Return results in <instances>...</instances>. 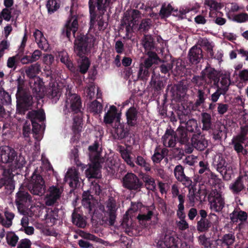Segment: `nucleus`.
<instances>
[{
    "mask_svg": "<svg viewBox=\"0 0 248 248\" xmlns=\"http://www.w3.org/2000/svg\"><path fill=\"white\" fill-rule=\"evenodd\" d=\"M27 117L31 120V122L32 121L38 123L42 122L45 119V114L43 110H32L28 112Z\"/></svg>",
    "mask_w": 248,
    "mask_h": 248,
    "instance_id": "obj_29",
    "label": "nucleus"
},
{
    "mask_svg": "<svg viewBox=\"0 0 248 248\" xmlns=\"http://www.w3.org/2000/svg\"><path fill=\"white\" fill-rule=\"evenodd\" d=\"M235 239L234 234L230 233L224 235L220 240L223 244L229 246L234 243Z\"/></svg>",
    "mask_w": 248,
    "mask_h": 248,
    "instance_id": "obj_55",
    "label": "nucleus"
},
{
    "mask_svg": "<svg viewBox=\"0 0 248 248\" xmlns=\"http://www.w3.org/2000/svg\"><path fill=\"white\" fill-rule=\"evenodd\" d=\"M204 4L209 7L211 11L217 10L221 7V4L215 0H205Z\"/></svg>",
    "mask_w": 248,
    "mask_h": 248,
    "instance_id": "obj_57",
    "label": "nucleus"
},
{
    "mask_svg": "<svg viewBox=\"0 0 248 248\" xmlns=\"http://www.w3.org/2000/svg\"><path fill=\"white\" fill-rule=\"evenodd\" d=\"M62 192V190L57 186H50L46 199V205L48 206L53 205L60 198Z\"/></svg>",
    "mask_w": 248,
    "mask_h": 248,
    "instance_id": "obj_15",
    "label": "nucleus"
},
{
    "mask_svg": "<svg viewBox=\"0 0 248 248\" xmlns=\"http://www.w3.org/2000/svg\"><path fill=\"white\" fill-rule=\"evenodd\" d=\"M12 17L11 15V9H9L7 8H4L1 13H0V18L2 19V18H3V19L8 21H9Z\"/></svg>",
    "mask_w": 248,
    "mask_h": 248,
    "instance_id": "obj_63",
    "label": "nucleus"
},
{
    "mask_svg": "<svg viewBox=\"0 0 248 248\" xmlns=\"http://www.w3.org/2000/svg\"><path fill=\"white\" fill-rule=\"evenodd\" d=\"M78 0H71L70 14L66 23L62 30V34L70 40L71 32L75 36L78 29L79 15L77 14Z\"/></svg>",
    "mask_w": 248,
    "mask_h": 248,
    "instance_id": "obj_6",
    "label": "nucleus"
},
{
    "mask_svg": "<svg viewBox=\"0 0 248 248\" xmlns=\"http://www.w3.org/2000/svg\"><path fill=\"white\" fill-rule=\"evenodd\" d=\"M117 209L116 201L113 199H109V225H112L114 223Z\"/></svg>",
    "mask_w": 248,
    "mask_h": 248,
    "instance_id": "obj_41",
    "label": "nucleus"
},
{
    "mask_svg": "<svg viewBox=\"0 0 248 248\" xmlns=\"http://www.w3.org/2000/svg\"><path fill=\"white\" fill-rule=\"evenodd\" d=\"M60 7L59 0H48L46 3V8L49 15H51L57 11Z\"/></svg>",
    "mask_w": 248,
    "mask_h": 248,
    "instance_id": "obj_40",
    "label": "nucleus"
},
{
    "mask_svg": "<svg viewBox=\"0 0 248 248\" xmlns=\"http://www.w3.org/2000/svg\"><path fill=\"white\" fill-rule=\"evenodd\" d=\"M11 102V97L10 95L3 90V88L0 89V104L2 105H8Z\"/></svg>",
    "mask_w": 248,
    "mask_h": 248,
    "instance_id": "obj_49",
    "label": "nucleus"
},
{
    "mask_svg": "<svg viewBox=\"0 0 248 248\" xmlns=\"http://www.w3.org/2000/svg\"><path fill=\"white\" fill-rule=\"evenodd\" d=\"M29 83L33 97L37 100L43 98L45 95V88L41 78L35 77L30 79Z\"/></svg>",
    "mask_w": 248,
    "mask_h": 248,
    "instance_id": "obj_12",
    "label": "nucleus"
},
{
    "mask_svg": "<svg viewBox=\"0 0 248 248\" xmlns=\"http://www.w3.org/2000/svg\"><path fill=\"white\" fill-rule=\"evenodd\" d=\"M74 41V50L77 54L79 57L78 60V68L79 72L85 74L89 69L90 61L89 59L84 55L93 46L94 39L88 34L84 35L80 32L76 33Z\"/></svg>",
    "mask_w": 248,
    "mask_h": 248,
    "instance_id": "obj_2",
    "label": "nucleus"
},
{
    "mask_svg": "<svg viewBox=\"0 0 248 248\" xmlns=\"http://www.w3.org/2000/svg\"><path fill=\"white\" fill-rule=\"evenodd\" d=\"M142 180L148 189L154 190L155 189L156 185L154 178L148 174H144L142 176Z\"/></svg>",
    "mask_w": 248,
    "mask_h": 248,
    "instance_id": "obj_43",
    "label": "nucleus"
},
{
    "mask_svg": "<svg viewBox=\"0 0 248 248\" xmlns=\"http://www.w3.org/2000/svg\"><path fill=\"white\" fill-rule=\"evenodd\" d=\"M89 0V6L90 14V29L94 28L97 21L98 29L99 31L104 30L108 26V22L103 20V15L106 12L107 5H108V0Z\"/></svg>",
    "mask_w": 248,
    "mask_h": 248,
    "instance_id": "obj_4",
    "label": "nucleus"
},
{
    "mask_svg": "<svg viewBox=\"0 0 248 248\" xmlns=\"http://www.w3.org/2000/svg\"><path fill=\"white\" fill-rule=\"evenodd\" d=\"M120 152L122 158L127 164L132 168L135 167V165L132 160V157L130 155V152L127 149H121Z\"/></svg>",
    "mask_w": 248,
    "mask_h": 248,
    "instance_id": "obj_46",
    "label": "nucleus"
},
{
    "mask_svg": "<svg viewBox=\"0 0 248 248\" xmlns=\"http://www.w3.org/2000/svg\"><path fill=\"white\" fill-rule=\"evenodd\" d=\"M158 248H175L177 246L174 237L170 234H163L157 242Z\"/></svg>",
    "mask_w": 248,
    "mask_h": 248,
    "instance_id": "obj_18",
    "label": "nucleus"
},
{
    "mask_svg": "<svg viewBox=\"0 0 248 248\" xmlns=\"http://www.w3.org/2000/svg\"><path fill=\"white\" fill-rule=\"evenodd\" d=\"M141 45L145 49L146 53L149 51L156 50L155 43L153 38L150 35H145L141 40Z\"/></svg>",
    "mask_w": 248,
    "mask_h": 248,
    "instance_id": "obj_24",
    "label": "nucleus"
},
{
    "mask_svg": "<svg viewBox=\"0 0 248 248\" xmlns=\"http://www.w3.org/2000/svg\"><path fill=\"white\" fill-rule=\"evenodd\" d=\"M27 187L30 192L34 195L41 196L45 193V182L37 170H35L32 174L27 184Z\"/></svg>",
    "mask_w": 248,
    "mask_h": 248,
    "instance_id": "obj_8",
    "label": "nucleus"
},
{
    "mask_svg": "<svg viewBox=\"0 0 248 248\" xmlns=\"http://www.w3.org/2000/svg\"><path fill=\"white\" fill-rule=\"evenodd\" d=\"M19 55L16 54L15 56L8 58L7 62V66L9 68L13 69L15 70L19 62Z\"/></svg>",
    "mask_w": 248,
    "mask_h": 248,
    "instance_id": "obj_53",
    "label": "nucleus"
},
{
    "mask_svg": "<svg viewBox=\"0 0 248 248\" xmlns=\"http://www.w3.org/2000/svg\"><path fill=\"white\" fill-rule=\"evenodd\" d=\"M220 83L221 86L217 88L220 89L222 91L225 93L228 90V87L231 83L230 73L229 72H225L222 75Z\"/></svg>",
    "mask_w": 248,
    "mask_h": 248,
    "instance_id": "obj_36",
    "label": "nucleus"
},
{
    "mask_svg": "<svg viewBox=\"0 0 248 248\" xmlns=\"http://www.w3.org/2000/svg\"><path fill=\"white\" fill-rule=\"evenodd\" d=\"M28 76H33L40 72V66L38 63L31 65L25 71Z\"/></svg>",
    "mask_w": 248,
    "mask_h": 248,
    "instance_id": "obj_56",
    "label": "nucleus"
},
{
    "mask_svg": "<svg viewBox=\"0 0 248 248\" xmlns=\"http://www.w3.org/2000/svg\"><path fill=\"white\" fill-rule=\"evenodd\" d=\"M99 143L97 140L95 141L93 145L89 146L88 149L90 152L89 155L90 160L94 161L93 159H96L95 160L105 161V159L103 157H100V154L97 151Z\"/></svg>",
    "mask_w": 248,
    "mask_h": 248,
    "instance_id": "obj_27",
    "label": "nucleus"
},
{
    "mask_svg": "<svg viewBox=\"0 0 248 248\" xmlns=\"http://www.w3.org/2000/svg\"><path fill=\"white\" fill-rule=\"evenodd\" d=\"M6 239L9 245L15 247L18 240V237L13 232H8L6 234Z\"/></svg>",
    "mask_w": 248,
    "mask_h": 248,
    "instance_id": "obj_52",
    "label": "nucleus"
},
{
    "mask_svg": "<svg viewBox=\"0 0 248 248\" xmlns=\"http://www.w3.org/2000/svg\"><path fill=\"white\" fill-rule=\"evenodd\" d=\"M147 54L148 56V58H147L144 61V63L142 64L144 67L149 68L154 63L156 62L159 59V58L155 52L149 51L147 53Z\"/></svg>",
    "mask_w": 248,
    "mask_h": 248,
    "instance_id": "obj_37",
    "label": "nucleus"
},
{
    "mask_svg": "<svg viewBox=\"0 0 248 248\" xmlns=\"http://www.w3.org/2000/svg\"><path fill=\"white\" fill-rule=\"evenodd\" d=\"M210 226L211 222L204 218H201L197 222V230L201 232L206 231Z\"/></svg>",
    "mask_w": 248,
    "mask_h": 248,
    "instance_id": "obj_50",
    "label": "nucleus"
},
{
    "mask_svg": "<svg viewBox=\"0 0 248 248\" xmlns=\"http://www.w3.org/2000/svg\"><path fill=\"white\" fill-rule=\"evenodd\" d=\"M218 81L217 74L216 71L212 69L204 70L201 76H195L192 79V81L198 87L203 85L211 84L212 82L216 83Z\"/></svg>",
    "mask_w": 248,
    "mask_h": 248,
    "instance_id": "obj_10",
    "label": "nucleus"
},
{
    "mask_svg": "<svg viewBox=\"0 0 248 248\" xmlns=\"http://www.w3.org/2000/svg\"><path fill=\"white\" fill-rule=\"evenodd\" d=\"M191 142L194 148L200 151L204 150L208 145L207 141L202 136H193L191 138Z\"/></svg>",
    "mask_w": 248,
    "mask_h": 248,
    "instance_id": "obj_28",
    "label": "nucleus"
},
{
    "mask_svg": "<svg viewBox=\"0 0 248 248\" xmlns=\"http://www.w3.org/2000/svg\"><path fill=\"white\" fill-rule=\"evenodd\" d=\"M201 121L202 124V130H209L212 128L211 116L207 112L201 114Z\"/></svg>",
    "mask_w": 248,
    "mask_h": 248,
    "instance_id": "obj_38",
    "label": "nucleus"
},
{
    "mask_svg": "<svg viewBox=\"0 0 248 248\" xmlns=\"http://www.w3.org/2000/svg\"><path fill=\"white\" fill-rule=\"evenodd\" d=\"M59 56L60 58V61L64 63L66 67L72 72H75L76 68L74 66V64L70 59L68 53L65 51H61L59 53Z\"/></svg>",
    "mask_w": 248,
    "mask_h": 248,
    "instance_id": "obj_30",
    "label": "nucleus"
},
{
    "mask_svg": "<svg viewBox=\"0 0 248 248\" xmlns=\"http://www.w3.org/2000/svg\"><path fill=\"white\" fill-rule=\"evenodd\" d=\"M209 174V182L213 185L215 186L216 188H217L219 190H221L223 188L224 185L221 180L218 178L216 174H214L212 172H210Z\"/></svg>",
    "mask_w": 248,
    "mask_h": 248,
    "instance_id": "obj_44",
    "label": "nucleus"
},
{
    "mask_svg": "<svg viewBox=\"0 0 248 248\" xmlns=\"http://www.w3.org/2000/svg\"><path fill=\"white\" fill-rule=\"evenodd\" d=\"M225 127L224 125L219 122H217L213 127H212L213 133L214 135V138L215 140L219 139L221 137V133L223 128Z\"/></svg>",
    "mask_w": 248,
    "mask_h": 248,
    "instance_id": "obj_45",
    "label": "nucleus"
},
{
    "mask_svg": "<svg viewBox=\"0 0 248 248\" xmlns=\"http://www.w3.org/2000/svg\"><path fill=\"white\" fill-rule=\"evenodd\" d=\"M163 145L167 147H173L176 144L175 132L171 129L166 130L162 138Z\"/></svg>",
    "mask_w": 248,
    "mask_h": 248,
    "instance_id": "obj_23",
    "label": "nucleus"
},
{
    "mask_svg": "<svg viewBox=\"0 0 248 248\" xmlns=\"http://www.w3.org/2000/svg\"><path fill=\"white\" fill-rule=\"evenodd\" d=\"M188 57L190 62L192 63H197L203 58L202 49L197 46H193L188 52Z\"/></svg>",
    "mask_w": 248,
    "mask_h": 248,
    "instance_id": "obj_22",
    "label": "nucleus"
},
{
    "mask_svg": "<svg viewBox=\"0 0 248 248\" xmlns=\"http://www.w3.org/2000/svg\"><path fill=\"white\" fill-rule=\"evenodd\" d=\"M121 113L114 106L109 107V124H111L113 129L111 133L115 139H122L125 137L126 132L120 124Z\"/></svg>",
    "mask_w": 248,
    "mask_h": 248,
    "instance_id": "obj_7",
    "label": "nucleus"
},
{
    "mask_svg": "<svg viewBox=\"0 0 248 248\" xmlns=\"http://www.w3.org/2000/svg\"><path fill=\"white\" fill-rule=\"evenodd\" d=\"M102 105L100 102L97 100H94L90 104L89 107V110L90 112L96 114L102 112Z\"/></svg>",
    "mask_w": 248,
    "mask_h": 248,
    "instance_id": "obj_51",
    "label": "nucleus"
},
{
    "mask_svg": "<svg viewBox=\"0 0 248 248\" xmlns=\"http://www.w3.org/2000/svg\"><path fill=\"white\" fill-rule=\"evenodd\" d=\"M199 88V89L197 91V99L195 102L196 106H199L204 103L207 95V94L205 93V91H206L207 93H209L210 92V89L207 88L204 85Z\"/></svg>",
    "mask_w": 248,
    "mask_h": 248,
    "instance_id": "obj_25",
    "label": "nucleus"
},
{
    "mask_svg": "<svg viewBox=\"0 0 248 248\" xmlns=\"http://www.w3.org/2000/svg\"><path fill=\"white\" fill-rule=\"evenodd\" d=\"M23 53L24 51L21 52L20 50H18L17 55H19V62H20L23 64L31 63V56L26 55H23Z\"/></svg>",
    "mask_w": 248,
    "mask_h": 248,
    "instance_id": "obj_62",
    "label": "nucleus"
},
{
    "mask_svg": "<svg viewBox=\"0 0 248 248\" xmlns=\"http://www.w3.org/2000/svg\"><path fill=\"white\" fill-rule=\"evenodd\" d=\"M149 68L144 67L142 64L140 65V69L139 71V78L144 80L146 79L149 76Z\"/></svg>",
    "mask_w": 248,
    "mask_h": 248,
    "instance_id": "obj_58",
    "label": "nucleus"
},
{
    "mask_svg": "<svg viewBox=\"0 0 248 248\" xmlns=\"http://www.w3.org/2000/svg\"><path fill=\"white\" fill-rule=\"evenodd\" d=\"M240 123L242 124L241 132L239 135L234 137V138L243 141L246 140V136L248 131V112L244 111L240 119Z\"/></svg>",
    "mask_w": 248,
    "mask_h": 248,
    "instance_id": "obj_21",
    "label": "nucleus"
},
{
    "mask_svg": "<svg viewBox=\"0 0 248 248\" xmlns=\"http://www.w3.org/2000/svg\"><path fill=\"white\" fill-rule=\"evenodd\" d=\"M248 217L247 213L241 210L234 211L230 214V218L233 223L240 221L241 222L247 220Z\"/></svg>",
    "mask_w": 248,
    "mask_h": 248,
    "instance_id": "obj_31",
    "label": "nucleus"
},
{
    "mask_svg": "<svg viewBox=\"0 0 248 248\" xmlns=\"http://www.w3.org/2000/svg\"><path fill=\"white\" fill-rule=\"evenodd\" d=\"M198 43L201 46L205 47L206 48L207 52L210 54V56L212 58L214 57L213 48L214 46V45L213 42H210L206 38H203L199 40Z\"/></svg>",
    "mask_w": 248,
    "mask_h": 248,
    "instance_id": "obj_39",
    "label": "nucleus"
},
{
    "mask_svg": "<svg viewBox=\"0 0 248 248\" xmlns=\"http://www.w3.org/2000/svg\"><path fill=\"white\" fill-rule=\"evenodd\" d=\"M83 115H74L72 130L74 133H78L81 131L82 128Z\"/></svg>",
    "mask_w": 248,
    "mask_h": 248,
    "instance_id": "obj_35",
    "label": "nucleus"
},
{
    "mask_svg": "<svg viewBox=\"0 0 248 248\" xmlns=\"http://www.w3.org/2000/svg\"><path fill=\"white\" fill-rule=\"evenodd\" d=\"M93 160H91L92 164L85 170L86 177L90 181L93 179H98L100 176V169L102 167L101 164L104 161H100L95 160L96 159H93Z\"/></svg>",
    "mask_w": 248,
    "mask_h": 248,
    "instance_id": "obj_14",
    "label": "nucleus"
},
{
    "mask_svg": "<svg viewBox=\"0 0 248 248\" xmlns=\"http://www.w3.org/2000/svg\"><path fill=\"white\" fill-rule=\"evenodd\" d=\"M72 220L73 223L78 228H84L87 225L85 217L78 213L75 209L72 214Z\"/></svg>",
    "mask_w": 248,
    "mask_h": 248,
    "instance_id": "obj_26",
    "label": "nucleus"
},
{
    "mask_svg": "<svg viewBox=\"0 0 248 248\" xmlns=\"http://www.w3.org/2000/svg\"><path fill=\"white\" fill-rule=\"evenodd\" d=\"M179 142L182 144L187 143L190 136H188L187 132L183 127H179L175 132Z\"/></svg>",
    "mask_w": 248,
    "mask_h": 248,
    "instance_id": "obj_32",
    "label": "nucleus"
},
{
    "mask_svg": "<svg viewBox=\"0 0 248 248\" xmlns=\"http://www.w3.org/2000/svg\"><path fill=\"white\" fill-rule=\"evenodd\" d=\"M31 201V195L22 186H20L16 195L15 203L18 210H23Z\"/></svg>",
    "mask_w": 248,
    "mask_h": 248,
    "instance_id": "obj_13",
    "label": "nucleus"
},
{
    "mask_svg": "<svg viewBox=\"0 0 248 248\" xmlns=\"http://www.w3.org/2000/svg\"><path fill=\"white\" fill-rule=\"evenodd\" d=\"M135 163L141 168H143L145 171H150L151 167L150 164L142 156L138 155L135 159Z\"/></svg>",
    "mask_w": 248,
    "mask_h": 248,
    "instance_id": "obj_48",
    "label": "nucleus"
},
{
    "mask_svg": "<svg viewBox=\"0 0 248 248\" xmlns=\"http://www.w3.org/2000/svg\"><path fill=\"white\" fill-rule=\"evenodd\" d=\"M173 63L172 62H164L160 65V71L163 74L168 73L172 68Z\"/></svg>",
    "mask_w": 248,
    "mask_h": 248,
    "instance_id": "obj_64",
    "label": "nucleus"
},
{
    "mask_svg": "<svg viewBox=\"0 0 248 248\" xmlns=\"http://www.w3.org/2000/svg\"><path fill=\"white\" fill-rule=\"evenodd\" d=\"M64 107L68 109L67 112L72 113L73 116L83 115L84 108L81 97L78 94L72 93L69 92L66 96Z\"/></svg>",
    "mask_w": 248,
    "mask_h": 248,
    "instance_id": "obj_9",
    "label": "nucleus"
},
{
    "mask_svg": "<svg viewBox=\"0 0 248 248\" xmlns=\"http://www.w3.org/2000/svg\"><path fill=\"white\" fill-rule=\"evenodd\" d=\"M244 141L243 140L236 139L234 138H233L232 139V143L234 146V150L237 153H241L245 155L247 154V151L244 149L243 146L241 145V143H243Z\"/></svg>",
    "mask_w": 248,
    "mask_h": 248,
    "instance_id": "obj_47",
    "label": "nucleus"
},
{
    "mask_svg": "<svg viewBox=\"0 0 248 248\" xmlns=\"http://www.w3.org/2000/svg\"><path fill=\"white\" fill-rule=\"evenodd\" d=\"M247 172L241 174L234 182L230 184L229 188L234 194H238L243 190L248 183Z\"/></svg>",
    "mask_w": 248,
    "mask_h": 248,
    "instance_id": "obj_16",
    "label": "nucleus"
},
{
    "mask_svg": "<svg viewBox=\"0 0 248 248\" xmlns=\"http://www.w3.org/2000/svg\"><path fill=\"white\" fill-rule=\"evenodd\" d=\"M173 9L170 4L166 5L165 3L162 5L159 14L162 18L169 16Z\"/></svg>",
    "mask_w": 248,
    "mask_h": 248,
    "instance_id": "obj_54",
    "label": "nucleus"
},
{
    "mask_svg": "<svg viewBox=\"0 0 248 248\" xmlns=\"http://www.w3.org/2000/svg\"><path fill=\"white\" fill-rule=\"evenodd\" d=\"M0 161L4 164H10L11 168L8 170L10 175H14L17 173V169L22 168L26 164V160L21 153H18L12 147L9 146H1L0 147Z\"/></svg>",
    "mask_w": 248,
    "mask_h": 248,
    "instance_id": "obj_3",
    "label": "nucleus"
},
{
    "mask_svg": "<svg viewBox=\"0 0 248 248\" xmlns=\"http://www.w3.org/2000/svg\"><path fill=\"white\" fill-rule=\"evenodd\" d=\"M65 178L66 181H68L70 187L76 188L79 186V172L76 169L72 168L68 169Z\"/></svg>",
    "mask_w": 248,
    "mask_h": 248,
    "instance_id": "obj_19",
    "label": "nucleus"
},
{
    "mask_svg": "<svg viewBox=\"0 0 248 248\" xmlns=\"http://www.w3.org/2000/svg\"><path fill=\"white\" fill-rule=\"evenodd\" d=\"M124 186L129 189L137 190L141 186L138 177L132 173H128L124 178Z\"/></svg>",
    "mask_w": 248,
    "mask_h": 248,
    "instance_id": "obj_17",
    "label": "nucleus"
},
{
    "mask_svg": "<svg viewBox=\"0 0 248 248\" xmlns=\"http://www.w3.org/2000/svg\"><path fill=\"white\" fill-rule=\"evenodd\" d=\"M4 215L6 220H5V223L3 224V226L6 228H9L12 224V220L15 217V215L12 212L6 211L4 212Z\"/></svg>",
    "mask_w": 248,
    "mask_h": 248,
    "instance_id": "obj_59",
    "label": "nucleus"
},
{
    "mask_svg": "<svg viewBox=\"0 0 248 248\" xmlns=\"http://www.w3.org/2000/svg\"><path fill=\"white\" fill-rule=\"evenodd\" d=\"M167 154V150L165 148L162 149L161 152L158 150L155 149L154 155L152 156V160L153 163L154 164L160 163Z\"/></svg>",
    "mask_w": 248,
    "mask_h": 248,
    "instance_id": "obj_42",
    "label": "nucleus"
},
{
    "mask_svg": "<svg viewBox=\"0 0 248 248\" xmlns=\"http://www.w3.org/2000/svg\"><path fill=\"white\" fill-rule=\"evenodd\" d=\"M127 123L130 126H134L137 123V111L134 107L128 109L126 113Z\"/></svg>",
    "mask_w": 248,
    "mask_h": 248,
    "instance_id": "obj_33",
    "label": "nucleus"
},
{
    "mask_svg": "<svg viewBox=\"0 0 248 248\" xmlns=\"http://www.w3.org/2000/svg\"><path fill=\"white\" fill-rule=\"evenodd\" d=\"M174 173L176 179L185 186L188 187L191 185L192 183L191 180L185 175L184 168L181 165H177L175 167Z\"/></svg>",
    "mask_w": 248,
    "mask_h": 248,
    "instance_id": "obj_20",
    "label": "nucleus"
},
{
    "mask_svg": "<svg viewBox=\"0 0 248 248\" xmlns=\"http://www.w3.org/2000/svg\"><path fill=\"white\" fill-rule=\"evenodd\" d=\"M61 94V89L59 88L58 86H52L51 88L49 89L47 96L53 102L56 103L59 100Z\"/></svg>",
    "mask_w": 248,
    "mask_h": 248,
    "instance_id": "obj_34",
    "label": "nucleus"
},
{
    "mask_svg": "<svg viewBox=\"0 0 248 248\" xmlns=\"http://www.w3.org/2000/svg\"><path fill=\"white\" fill-rule=\"evenodd\" d=\"M233 20L238 23H243L248 21V14L242 13L233 16Z\"/></svg>",
    "mask_w": 248,
    "mask_h": 248,
    "instance_id": "obj_60",
    "label": "nucleus"
},
{
    "mask_svg": "<svg viewBox=\"0 0 248 248\" xmlns=\"http://www.w3.org/2000/svg\"><path fill=\"white\" fill-rule=\"evenodd\" d=\"M198 128L197 121L192 119L189 120L186 123V130L189 132H194Z\"/></svg>",
    "mask_w": 248,
    "mask_h": 248,
    "instance_id": "obj_61",
    "label": "nucleus"
},
{
    "mask_svg": "<svg viewBox=\"0 0 248 248\" xmlns=\"http://www.w3.org/2000/svg\"><path fill=\"white\" fill-rule=\"evenodd\" d=\"M95 194L99 196L98 207H96L95 202L88 197H83L82 204L85 209V212L91 217L93 223L96 225H108V195L104 194L101 189L100 186L96 184L94 186Z\"/></svg>",
    "mask_w": 248,
    "mask_h": 248,
    "instance_id": "obj_1",
    "label": "nucleus"
},
{
    "mask_svg": "<svg viewBox=\"0 0 248 248\" xmlns=\"http://www.w3.org/2000/svg\"><path fill=\"white\" fill-rule=\"evenodd\" d=\"M210 208L215 212L220 211L224 206V199L220 191L217 189L213 190L209 196Z\"/></svg>",
    "mask_w": 248,
    "mask_h": 248,
    "instance_id": "obj_11",
    "label": "nucleus"
},
{
    "mask_svg": "<svg viewBox=\"0 0 248 248\" xmlns=\"http://www.w3.org/2000/svg\"><path fill=\"white\" fill-rule=\"evenodd\" d=\"M16 82V112L20 114H24L27 111L31 109L33 103V96L29 91L24 88V77L19 76Z\"/></svg>",
    "mask_w": 248,
    "mask_h": 248,
    "instance_id": "obj_5",
    "label": "nucleus"
}]
</instances>
